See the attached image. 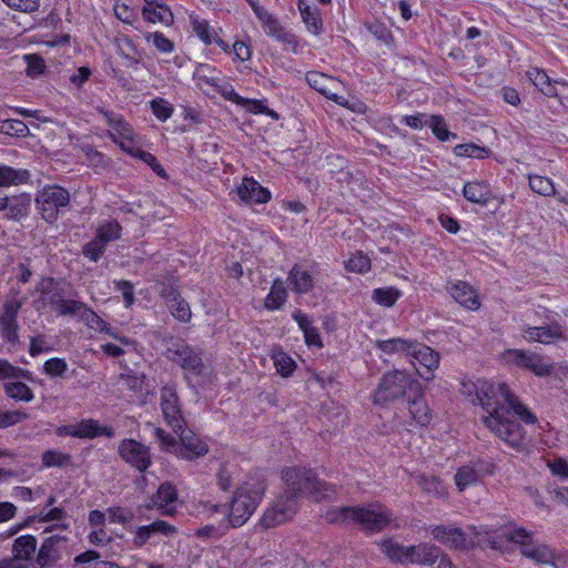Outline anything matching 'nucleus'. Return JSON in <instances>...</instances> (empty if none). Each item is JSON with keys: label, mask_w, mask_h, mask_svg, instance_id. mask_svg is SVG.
Here are the masks:
<instances>
[{"label": "nucleus", "mask_w": 568, "mask_h": 568, "mask_svg": "<svg viewBox=\"0 0 568 568\" xmlns=\"http://www.w3.org/2000/svg\"><path fill=\"white\" fill-rule=\"evenodd\" d=\"M476 398L485 415L484 425L509 447L521 448L525 430L513 414L527 425L537 423V416L519 400L505 383L481 381L476 386Z\"/></svg>", "instance_id": "1"}, {"label": "nucleus", "mask_w": 568, "mask_h": 568, "mask_svg": "<svg viewBox=\"0 0 568 568\" xmlns=\"http://www.w3.org/2000/svg\"><path fill=\"white\" fill-rule=\"evenodd\" d=\"M283 478L286 483L284 494L264 513L261 519V524L265 528L292 519L297 511V499L303 494H310L316 500H321L335 493L334 486L320 480L311 469L287 468L283 471Z\"/></svg>", "instance_id": "2"}, {"label": "nucleus", "mask_w": 568, "mask_h": 568, "mask_svg": "<svg viewBox=\"0 0 568 568\" xmlns=\"http://www.w3.org/2000/svg\"><path fill=\"white\" fill-rule=\"evenodd\" d=\"M420 383L405 371L394 369L385 373L372 394L374 404L385 405L398 398L410 396L412 393H420Z\"/></svg>", "instance_id": "3"}, {"label": "nucleus", "mask_w": 568, "mask_h": 568, "mask_svg": "<svg viewBox=\"0 0 568 568\" xmlns=\"http://www.w3.org/2000/svg\"><path fill=\"white\" fill-rule=\"evenodd\" d=\"M499 361L509 368H520L538 377L550 376L555 371L554 362L539 353L524 348H508L499 354Z\"/></svg>", "instance_id": "4"}, {"label": "nucleus", "mask_w": 568, "mask_h": 568, "mask_svg": "<svg viewBox=\"0 0 568 568\" xmlns=\"http://www.w3.org/2000/svg\"><path fill=\"white\" fill-rule=\"evenodd\" d=\"M264 487L262 484H244L237 488L227 511V523L232 528L242 526L256 509Z\"/></svg>", "instance_id": "5"}, {"label": "nucleus", "mask_w": 568, "mask_h": 568, "mask_svg": "<svg viewBox=\"0 0 568 568\" xmlns=\"http://www.w3.org/2000/svg\"><path fill=\"white\" fill-rule=\"evenodd\" d=\"M36 205L41 217L52 224L70 204V193L67 189L52 184L37 192Z\"/></svg>", "instance_id": "6"}, {"label": "nucleus", "mask_w": 568, "mask_h": 568, "mask_svg": "<svg viewBox=\"0 0 568 568\" xmlns=\"http://www.w3.org/2000/svg\"><path fill=\"white\" fill-rule=\"evenodd\" d=\"M510 538L515 544L520 545V554L539 565H551L557 567L560 556L548 545L532 540L531 532L524 528L511 531Z\"/></svg>", "instance_id": "7"}, {"label": "nucleus", "mask_w": 568, "mask_h": 568, "mask_svg": "<svg viewBox=\"0 0 568 568\" xmlns=\"http://www.w3.org/2000/svg\"><path fill=\"white\" fill-rule=\"evenodd\" d=\"M99 114L111 129L109 131L111 140L124 152L134 153V145L138 144V135L124 116L104 108L99 109Z\"/></svg>", "instance_id": "8"}, {"label": "nucleus", "mask_w": 568, "mask_h": 568, "mask_svg": "<svg viewBox=\"0 0 568 568\" xmlns=\"http://www.w3.org/2000/svg\"><path fill=\"white\" fill-rule=\"evenodd\" d=\"M255 16L262 23L265 34L282 43L284 50H291L295 54L301 52L298 38L287 31L275 16L265 8H255Z\"/></svg>", "instance_id": "9"}, {"label": "nucleus", "mask_w": 568, "mask_h": 568, "mask_svg": "<svg viewBox=\"0 0 568 568\" xmlns=\"http://www.w3.org/2000/svg\"><path fill=\"white\" fill-rule=\"evenodd\" d=\"M120 457L132 468L145 473L152 465L150 447L133 438L123 439L118 447Z\"/></svg>", "instance_id": "10"}, {"label": "nucleus", "mask_w": 568, "mask_h": 568, "mask_svg": "<svg viewBox=\"0 0 568 568\" xmlns=\"http://www.w3.org/2000/svg\"><path fill=\"white\" fill-rule=\"evenodd\" d=\"M392 517L393 514L386 506L376 503L357 506L354 523L362 525L366 530L381 531L389 525Z\"/></svg>", "instance_id": "11"}, {"label": "nucleus", "mask_w": 568, "mask_h": 568, "mask_svg": "<svg viewBox=\"0 0 568 568\" xmlns=\"http://www.w3.org/2000/svg\"><path fill=\"white\" fill-rule=\"evenodd\" d=\"M168 356L189 374L197 376L203 373L204 364L201 355L183 341L172 342L168 347Z\"/></svg>", "instance_id": "12"}, {"label": "nucleus", "mask_w": 568, "mask_h": 568, "mask_svg": "<svg viewBox=\"0 0 568 568\" xmlns=\"http://www.w3.org/2000/svg\"><path fill=\"white\" fill-rule=\"evenodd\" d=\"M161 408L163 417L174 433H179L185 426L181 413L180 402L174 387L165 385L161 388Z\"/></svg>", "instance_id": "13"}, {"label": "nucleus", "mask_w": 568, "mask_h": 568, "mask_svg": "<svg viewBox=\"0 0 568 568\" xmlns=\"http://www.w3.org/2000/svg\"><path fill=\"white\" fill-rule=\"evenodd\" d=\"M521 336L528 343L536 342L544 345L567 341L565 329L558 322H552L544 326L525 325L521 327Z\"/></svg>", "instance_id": "14"}, {"label": "nucleus", "mask_w": 568, "mask_h": 568, "mask_svg": "<svg viewBox=\"0 0 568 568\" xmlns=\"http://www.w3.org/2000/svg\"><path fill=\"white\" fill-rule=\"evenodd\" d=\"M410 363L416 367L419 364L425 368V372H419L416 368L417 373L426 381H429L433 376V372L439 366V354L434 351L432 347L417 343L415 341L413 348L409 354Z\"/></svg>", "instance_id": "15"}, {"label": "nucleus", "mask_w": 568, "mask_h": 568, "mask_svg": "<svg viewBox=\"0 0 568 568\" xmlns=\"http://www.w3.org/2000/svg\"><path fill=\"white\" fill-rule=\"evenodd\" d=\"M491 473V465L484 462L465 465L457 469L455 475V484L458 489L463 491L467 487H470L481 480L486 474Z\"/></svg>", "instance_id": "16"}, {"label": "nucleus", "mask_w": 568, "mask_h": 568, "mask_svg": "<svg viewBox=\"0 0 568 568\" xmlns=\"http://www.w3.org/2000/svg\"><path fill=\"white\" fill-rule=\"evenodd\" d=\"M181 444H178L175 452L183 458L194 459L207 453V445L193 432L186 430L185 426L178 433Z\"/></svg>", "instance_id": "17"}, {"label": "nucleus", "mask_w": 568, "mask_h": 568, "mask_svg": "<svg viewBox=\"0 0 568 568\" xmlns=\"http://www.w3.org/2000/svg\"><path fill=\"white\" fill-rule=\"evenodd\" d=\"M22 303L17 300L6 302L0 316L2 336L8 342L16 344L19 339L17 317Z\"/></svg>", "instance_id": "18"}, {"label": "nucleus", "mask_w": 568, "mask_h": 568, "mask_svg": "<svg viewBox=\"0 0 568 568\" xmlns=\"http://www.w3.org/2000/svg\"><path fill=\"white\" fill-rule=\"evenodd\" d=\"M63 538L51 536L43 540L36 559L32 562L33 568H50L54 566L61 557L59 545Z\"/></svg>", "instance_id": "19"}, {"label": "nucleus", "mask_w": 568, "mask_h": 568, "mask_svg": "<svg viewBox=\"0 0 568 568\" xmlns=\"http://www.w3.org/2000/svg\"><path fill=\"white\" fill-rule=\"evenodd\" d=\"M175 532L176 529L174 526L168 524L164 520H155L150 525L140 526L136 528L135 536L133 538V546L135 548H142L155 534L171 536Z\"/></svg>", "instance_id": "20"}, {"label": "nucleus", "mask_w": 568, "mask_h": 568, "mask_svg": "<svg viewBox=\"0 0 568 568\" xmlns=\"http://www.w3.org/2000/svg\"><path fill=\"white\" fill-rule=\"evenodd\" d=\"M237 195L243 202L266 203L271 199V192L263 187L253 178H244L237 186Z\"/></svg>", "instance_id": "21"}, {"label": "nucleus", "mask_w": 568, "mask_h": 568, "mask_svg": "<svg viewBox=\"0 0 568 568\" xmlns=\"http://www.w3.org/2000/svg\"><path fill=\"white\" fill-rule=\"evenodd\" d=\"M432 536L449 548L462 549L466 545L465 532L460 528L450 525H440L432 528Z\"/></svg>", "instance_id": "22"}, {"label": "nucleus", "mask_w": 568, "mask_h": 568, "mask_svg": "<svg viewBox=\"0 0 568 568\" xmlns=\"http://www.w3.org/2000/svg\"><path fill=\"white\" fill-rule=\"evenodd\" d=\"M440 548L434 544L420 542L409 546V564L433 566L440 557Z\"/></svg>", "instance_id": "23"}, {"label": "nucleus", "mask_w": 568, "mask_h": 568, "mask_svg": "<svg viewBox=\"0 0 568 568\" xmlns=\"http://www.w3.org/2000/svg\"><path fill=\"white\" fill-rule=\"evenodd\" d=\"M452 297L462 306L476 311L480 307V302L476 291L464 281H457L448 287Z\"/></svg>", "instance_id": "24"}, {"label": "nucleus", "mask_w": 568, "mask_h": 568, "mask_svg": "<svg viewBox=\"0 0 568 568\" xmlns=\"http://www.w3.org/2000/svg\"><path fill=\"white\" fill-rule=\"evenodd\" d=\"M178 499V490L171 483H162L152 497V506L160 509L163 514L172 515L174 513L173 504Z\"/></svg>", "instance_id": "25"}, {"label": "nucleus", "mask_w": 568, "mask_h": 568, "mask_svg": "<svg viewBox=\"0 0 568 568\" xmlns=\"http://www.w3.org/2000/svg\"><path fill=\"white\" fill-rule=\"evenodd\" d=\"M288 287L298 294L308 293L314 286L312 274L302 265H294L287 277Z\"/></svg>", "instance_id": "26"}, {"label": "nucleus", "mask_w": 568, "mask_h": 568, "mask_svg": "<svg viewBox=\"0 0 568 568\" xmlns=\"http://www.w3.org/2000/svg\"><path fill=\"white\" fill-rule=\"evenodd\" d=\"M407 397L408 409L412 418L420 426H427L432 422V412L420 393H413Z\"/></svg>", "instance_id": "27"}, {"label": "nucleus", "mask_w": 568, "mask_h": 568, "mask_svg": "<svg viewBox=\"0 0 568 568\" xmlns=\"http://www.w3.org/2000/svg\"><path fill=\"white\" fill-rule=\"evenodd\" d=\"M463 194L473 203L486 205L493 197L489 184L483 181H473L464 185Z\"/></svg>", "instance_id": "28"}, {"label": "nucleus", "mask_w": 568, "mask_h": 568, "mask_svg": "<svg viewBox=\"0 0 568 568\" xmlns=\"http://www.w3.org/2000/svg\"><path fill=\"white\" fill-rule=\"evenodd\" d=\"M38 541L32 535H23L18 537L12 545L13 558L22 562H28L32 559L37 550Z\"/></svg>", "instance_id": "29"}, {"label": "nucleus", "mask_w": 568, "mask_h": 568, "mask_svg": "<svg viewBox=\"0 0 568 568\" xmlns=\"http://www.w3.org/2000/svg\"><path fill=\"white\" fill-rule=\"evenodd\" d=\"M382 552L395 564L409 565V547L393 540L385 539L381 542Z\"/></svg>", "instance_id": "30"}, {"label": "nucleus", "mask_w": 568, "mask_h": 568, "mask_svg": "<svg viewBox=\"0 0 568 568\" xmlns=\"http://www.w3.org/2000/svg\"><path fill=\"white\" fill-rule=\"evenodd\" d=\"M293 318L304 333L305 343L308 346H323L318 329L313 326L312 321L306 314L302 313L301 311H296L293 313Z\"/></svg>", "instance_id": "31"}, {"label": "nucleus", "mask_w": 568, "mask_h": 568, "mask_svg": "<svg viewBox=\"0 0 568 568\" xmlns=\"http://www.w3.org/2000/svg\"><path fill=\"white\" fill-rule=\"evenodd\" d=\"M527 78L529 81L537 88L546 97L552 98L557 97V90L555 84L551 82L548 74L538 68H531L527 72Z\"/></svg>", "instance_id": "32"}, {"label": "nucleus", "mask_w": 568, "mask_h": 568, "mask_svg": "<svg viewBox=\"0 0 568 568\" xmlns=\"http://www.w3.org/2000/svg\"><path fill=\"white\" fill-rule=\"evenodd\" d=\"M31 205V196L29 194H20L11 199L8 197L7 217L13 221H20L29 213Z\"/></svg>", "instance_id": "33"}, {"label": "nucleus", "mask_w": 568, "mask_h": 568, "mask_svg": "<svg viewBox=\"0 0 568 568\" xmlns=\"http://www.w3.org/2000/svg\"><path fill=\"white\" fill-rule=\"evenodd\" d=\"M142 17L148 22H161L165 26H171L174 20L171 9L165 3L158 4L154 7H143Z\"/></svg>", "instance_id": "34"}, {"label": "nucleus", "mask_w": 568, "mask_h": 568, "mask_svg": "<svg viewBox=\"0 0 568 568\" xmlns=\"http://www.w3.org/2000/svg\"><path fill=\"white\" fill-rule=\"evenodd\" d=\"M298 10L307 30L313 34H318L322 30V18L320 10L316 7H311L303 1L298 3Z\"/></svg>", "instance_id": "35"}, {"label": "nucleus", "mask_w": 568, "mask_h": 568, "mask_svg": "<svg viewBox=\"0 0 568 568\" xmlns=\"http://www.w3.org/2000/svg\"><path fill=\"white\" fill-rule=\"evenodd\" d=\"M51 305H53L60 315H81L88 308V305L81 301L63 300L59 296H52Z\"/></svg>", "instance_id": "36"}, {"label": "nucleus", "mask_w": 568, "mask_h": 568, "mask_svg": "<svg viewBox=\"0 0 568 568\" xmlns=\"http://www.w3.org/2000/svg\"><path fill=\"white\" fill-rule=\"evenodd\" d=\"M415 341L404 339L400 337L377 341L376 346L385 354L404 353L409 356Z\"/></svg>", "instance_id": "37"}, {"label": "nucleus", "mask_w": 568, "mask_h": 568, "mask_svg": "<svg viewBox=\"0 0 568 568\" xmlns=\"http://www.w3.org/2000/svg\"><path fill=\"white\" fill-rule=\"evenodd\" d=\"M510 535H511V531L510 532H504V531L486 532L479 539V544L483 547H487L493 550L505 551V549L508 547V544L514 542V540L510 538Z\"/></svg>", "instance_id": "38"}, {"label": "nucleus", "mask_w": 568, "mask_h": 568, "mask_svg": "<svg viewBox=\"0 0 568 568\" xmlns=\"http://www.w3.org/2000/svg\"><path fill=\"white\" fill-rule=\"evenodd\" d=\"M30 178L28 170H16L8 165H0V186L26 183Z\"/></svg>", "instance_id": "39"}, {"label": "nucleus", "mask_w": 568, "mask_h": 568, "mask_svg": "<svg viewBox=\"0 0 568 568\" xmlns=\"http://www.w3.org/2000/svg\"><path fill=\"white\" fill-rule=\"evenodd\" d=\"M190 23L193 32L203 41L204 44L210 45L213 43L216 33L211 28L209 21L196 14H191Z\"/></svg>", "instance_id": "40"}, {"label": "nucleus", "mask_w": 568, "mask_h": 568, "mask_svg": "<svg viewBox=\"0 0 568 568\" xmlns=\"http://www.w3.org/2000/svg\"><path fill=\"white\" fill-rule=\"evenodd\" d=\"M286 298V288L280 280H276L272 285L270 293L265 297L264 306L270 311L278 310L284 305Z\"/></svg>", "instance_id": "41"}, {"label": "nucleus", "mask_w": 568, "mask_h": 568, "mask_svg": "<svg viewBox=\"0 0 568 568\" xmlns=\"http://www.w3.org/2000/svg\"><path fill=\"white\" fill-rule=\"evenodd\" d=\"M306 81L311 88L322 93L326 98L336 101L337 95L331 93L327 84L331 82V79L326 77L324 73L317 71H311L306 73Z\"/></svg>", "instance_id": "42"}, {"label": "nucleus", "mask_w": 568, "mask_h": 568, "mask_svg": "<svg viewBox=\"0 0 568 568\" xmlns=\"http://www.w3.org/2000/svg\"><path fill=\"white\" fill-rule=\"evenodd\" d=\"M122 227L116 221H106L99 225L95 236L105 246L109 242L115 241L121 237Z\"/></svg>", "instance_id": "43"}, {"label": "nucleus", "mask_w": 568, "mask_h": 568, "mask_svg": "<svg viewBox=\"0 0 568 568\" xmlns=\"http://www.w3.org/2000/svg\"><path fill=\"white\" fill-rule=\"evenodd\" d=\"M529 187L532 192L542 196H554L556 194V189L552 181L549 178L541 175L530 174Z\"/></svg>", "instance_id": "44"}, {"label": "nucleus", "mask_w": 568, "mask_h": 568, "mask_svg": "<svg viewBox=\"0 0 568 568\" xmlns=\"http://www.w3.org/2000/svg\"><path fill=\"white\" fill-rule=\"evenodd\" d=\"M356 507H334L325 513V519L332 524H347L354 521Z\"/></svg>", "instance_id": "45"}, {"label": "nucleus", "mask_w": 568, "mask_h": 568, "mask_svg": "<svg viewBox=\"0 0 568 568\" xmlns=\"http://www.w3.org/2000/svg\"><path fill=\"white\" fill-rule=\"evenodd\" d=\"M402 293L399 290L395 287H382V288H375L372 292V298L377 304L390 307L393 306L397 300L400 297Z\"/></svg>", "instance_id": "46"}, {"label": "nucleus", "mask_w": 568, "mask_h": 568, "mask_svg": "<svg viewBox=\"0 0 568 568\" xmlns=\"http://www.w3.org/2000/svg\"><path fill=\"white\" fill-rule=\"evenodd\" d=\"M6 394L17 400L31 402L34 397L32 389L22 382H11L4 385Z\"/></svg>", "instance_id": "47"}, {"label": "nucleus", "mask_w": 568, "mask_h": 568, "mask_svg": "<svg viewBox=\"0 0 568 568\" xmlns=\"http://www.w3.org/2000/svg\"><path fill=\"white\" fill-rule=\"evenodd\" d=\"M415 480L424 491L432 496H440L443 493V485L438 477L433 475L418 474L415 476Z\"/></svg>", "instance_id": "48"}, {"label": "nucleus", "mask_w": 568, "mask_h": 568, "mask_svg": "<svg viewBox=\"0 0 568 568\" xmlns=\"http://www.w3.org/2000/svg\"><path fill=\"white\" fill-rule=\"evenodd\" d=\"M454 153L462 158L486 159L489 155V150L474 143H464L456 145Z\"/></svg>", "instance_id": "49"}, {"label": "nucleus", "mask_w": 568, "mask_h": 568, "mask_svg": "<svg viewBox=\"0 0 568 568\" xmlns=\"http://www.w3.org/2000/svg\"><path fill=\"white\" fill-rule=\"evenodd\" d=\"M144 39L146 42L152 43L158 51L162 53H172L174 51V42L166 38L162 32H146L144 34Z\"/></svg>", "instance_id": "50"}, {"label": "nucleus", "mask_w": 568, "mask_h": 568, "mask_svg": "<svg viewBox=\"0 0 568 568\" xmlns=\"http://www.w3.org/2000/svg\"><path fill=\"white\" fill-rule=\"evenodd\" d=\"M429 122L428 126L432 129L434 135L439 140V141H448L450 138H456V134L455 133H452L446 123H445V120L443 116L440 115H430L429 116V120L427 121Z\"/></svg>", "instance_id": "51"}, {"label": "nucleus", "mask_w": 568, "mask_h": 568, "mask_svg": "<svg viewBox=\"0 0 568 568\" xmlns=\"http://www.w3.org/2000/svg\"><path fill=\"white\" fill-rule=\"evenodd\" d=\"M116 52L124 59L130 60L132 63H138L139 60L134 58L138 53L136 45L129 37H120L115 39Z\"/></svg>", "instance_id": "52"}, {"label": "nucleus", "mask_w": 568, "mask_h": 568, "mask_svg": "<svg viewBox=\"0 0 568 568\" xmlns=\"http://www.w3.org/2000/svg\"><path fill=\"white\" fill-rule=\"evenodd\" d=\"M71 463V456L59 450H47L42 455V464L45 467H63Z\"/></svg>", "instance_id": "53"}, {"label": "nucleus", "mask_w": 568, "mask_h": 568, "mask_svg": "<svg viewBox=\"0 0 568 568\" xmlns=\"http://www.w3.org/2000/svg\"><path fill=\"white\" fill-rule=\"evenodd\" d=\"M171 314L180 322L187 323L191 320L192 313L189 303L181 296L169 305Z\"/></svg>", "instance_id": "54"}, {"label": "nucleus", "mask_w": 568, "mask_h": 568, "mask_svg": "<svg viewBox=\"0 0 568 568\" xmlns=\"http://www.w3.org/2000/svg\"><path fill=\"white\" fill-rule=\"evenodd\" d=\"M345 267L351 272L365 273L371 268V260L362 252H356L345 262Z\"/></svg>", "instance_id": "55"}, {"label": "nucleus", "mask_w": 568, "mask_h": 568, "mask_svg": "<svg viewBox=\"0 0 568 568\" xmlns=\"http://www.w3.org/2000/svg\"><path fill=\"white\" fill-rule=\"evenodd\" d=\"M274 365L276 371L282 376H288L295 369V362L285 353L277 352L273 354Z\"/></svg>", "instance_id": "56"}, {"label": "nucleus", "mask_w": 568, "mask_h": 568, "mask_svg": "<svg viewBox=\"0 0 568 568\" xmlns=\"http://www.w3.org/2000/svg\"><path fill=\"white\" fill-rule=\"evenodd\" d=\"M0 131L10 135L26 136L29 133V128L21 120L9 119L1 123Z\"/></svg>", "instance_id": "57"}, {"label": "nucleus", "mask_w": 568, "mask_h": 568, "mask_svg": "<svg viewBox=\"0 0 568 568\" xmlns=\"http://www.w3.org/2000/svg\"><path fill=\"white\" fill-rule=\"evenodd\" d=\"M77 438L98 437L99 422L95 419H82L75 425Z\"/></svg>", "instance_id": "58"}, {"label": "nucleus", "mask_w": 568, "mask_h": 568, "mask_svg": "<svg viewBox=\"0 0 568 568\" xmlns=\"http://www.w3.org/2000/svg\"><path fill=\"white\" fill-rule=\"evenodd\" d=\"M106 246L97 236L82 247V254L92 262L99 261L104 254Z\"/></svg>", "instance_id": "59"}, {"label": "nucleus", "mask_w": 568, "mask_h": 568, "mask_svg": "<svg viewBox=\"0 0 568 568\" xmlns=\"http://www.w3.org/2000/svg\"><path fill=\"white\" fill-rule=\"evenodd\" d=\"M68 371V364L63 358L53 357L43 365V372L51 377H62Z\"/></svg>", "instance_id": "60"}, {"label": "nucleus", "mask_w": 568, "mask_h": 568, "mask_svg": "<svg viewBox=\"0 0 568 568\" xmlns=\"http://www.w3.org/2000/svg\"><path fill=\"white\" fill-rule=\"evenodd\" d=\"M151 110L160 121H166L174 111L172 104L162 98H156L151 102Z\"/></svg>", "instance_id": "61"}, {"label": "nucleus", "mask_w": 568, "mask_h": 568, "mask_svg": "<svg viewBox=\"0 0 568 568\" xmlns=\"http://www.w3.org/2000/svg\"><path fill=\"white\" fill-rule=\"evenodd\" d=\"M82 320L87 322V324L98 331V332H110V325L103 321L95 312H93L90 307L87 308L84 313H82Z\"/></svg>", "instance_id": "62"}, {"label": "nucleus", "mask_w": 568, "mask_h": 568, "mask_svg": "<svg viewBox=\"0 0 568 568\" xmlns=\"http://www.w3.org/2000/svg\"><path fill=\"white\" fill-rule=\"evenodd\" d=\"M114 286L122 294L125 307H131L135 302L134 285L130 281L120 280L114 281Z\"/></svg>", "instance_id": "63"}, {"label": "nucleus", "mask_w": 568, "mask_h": 568, "mask_svg": "<svg viewBox=\"0 0 568 568\" xmlns=\"http://www.w3.org/2000/svg\"><path fill=\"white\" fill-rule=\"evenodd\" d=\"M24 59L27 61V75L31 78H37L44 71L45 64L44 60L41 57L37 54H28L24 55Z\"/></svg>", "instance_id": "64"}]
</instances>
